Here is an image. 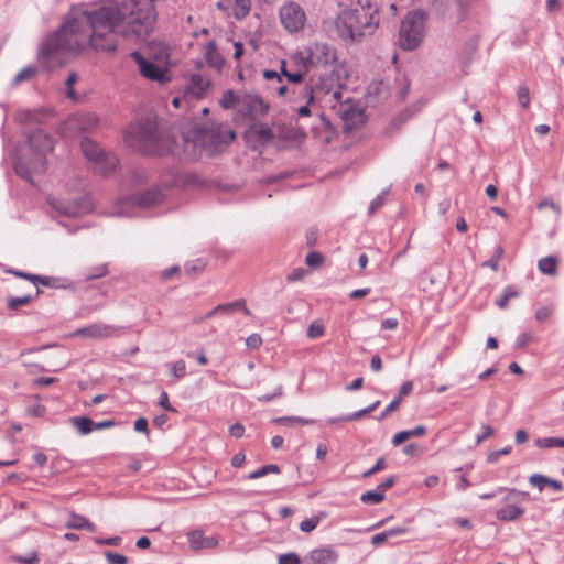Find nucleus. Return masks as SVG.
Listing matches in <instances>:
<instances>
[{
  "mask_svg": "<svg viewBox=\"0 0 564 564\" xmlns=\"http://www.w3.org/2000/svg\"><path fill=\"white\" fill-rule=\"evenodd\" d=\"M153 21L152 7L135 0L72 11L66 23L44 39L39 61L44 67L52 68L62 64L66 52L86 47L97 52H115L121 39H143L150 32Z\"/></svg>",
  "mask_w": 564,
  "mask_h": 564,
  "instance_id": "nucleus-1",
  "label": "nucleus"
},
{
  "mask_svg": "<svg viewBox=\"0 0 564 564\" xmlns=\"http://www.w3.org/2000/svg\"><path fill=\"white\" fill-rule=\"evenodd\" d=\"M379 23V7L373 0H357L335 20L337 34L346 44L361 43L372 36Z\"/></svg>",
  "mask_w": 564,
  "mask_h": 564,
  "instance_id": "nucleus-2",
  "label": "nucleus"
},
{
  "mask_svg": "<svg viewBox=\"0 0 564 564\" xmlns=\"http://www.w3.org/2000/svg\"><path fill=\"white\" fill-rule=\"evenodd\" d=\"M126 143L152 155H181L180 145L175 140L163 139L158 130L154 118H143L131 124L124 135Z\"/></svg>",
  "mask_w": 564,
  "mask_h": 564,
  "instance_id": "nucleus-3",
  "label": "nucleus"
},
{
  "mask_svg": "<svg viewBox=\"0 0 564 564\" xmlns=\"http://www.w3.org/2000/svg\"><path fill=\"white\" fill-rule=\"evenodd\" d=\"M236 138L235 132L223 124H204L186 135L181 137L183 150L181 153L186 159L197 155V148L205 149L209 155H214L229 145Z\"/></svg>",
  "mask_w": 564,
  "mask_h": 564,
  "instance_id": "nucleus-4",
  "label": "nucleus"
},
{
  "mask_svg": "<svg viewBox=\"0 0 564 564\" xmlns=\"http://www.w3.org/2000/svg\"><path fill=\"white\" fill-rule=\"evenodd\" d=\"M31 156L22 155L15 162L14 169L18 175L33 183L34 174L46 171L45 154L54 148L52 138L42 129H36L28 135Z\"/></svg>",
  "mask_w": 564,
  "mask_h": 564,
  "instance_id": "nucleus-5",
  "label": "nucleus"
},
{
  "mask_svg": "<svg viewBox=\"0 0 564 564\" xmlns=\"http://www.w3.org/2000/svg\"><path fill=\"white\" fill-rule=\"evenodd\" d=\"M130 57L137 63L139 73L144 78L160 83L167 82L165 63L169 58V48L165 45L153 43L143 52H132Z\"/></svg>",
  "mask_w": 564,
  "mask_h": 564,
  "instance_id": "nucleus-6",
  "label": "nucleus"
},
{
  "mask_svg": "<svg viewBox=\"0 0 564 564\" xmlns=\"http://www.w3.org/2000/svg\"><path fill=\"white\" fill-rule=\"evenodd\" d=\"M426 33V17L423 11H410L402 19L399 29V45L404 51H413L421 45Z\"/></svg>",
  "mask_w": 564,
  "mask_h": 564,
  "instance_id": "nucleus-7",
  "label": "nucleus"
},
{
  "mask_svg": "<svg viewBox=\"0 0 564 564\" xmlns=\"http://www.w3.org/2000/svg\"><path fill=\"white\" fill-rule=\"evenodd\" d=\"M299 55L305 68L306 65L325 67L337 61L336 50L330 44L319 41L307 44Z\"/></svg>",
  "mask_w": 564,
  "mask_h": 564,
  "instance_id": "nucleus-8",
  "label": "nucleus"
},
{
  "mask_svg": "<svg viewBox=\"0 0 564 564\" xmlns=\"http://www.w3.org/2000/svg\"><path fill=\"white\" fill-rule=\"evenodd\" d=\"M281 24L289 33L302 31L306 24V13L295 1L284 3L279 10Z\"/></svg>",
  "mask_w": 564,
  "mask_h": 564,
  "instance_id": "nucleus-9",
  "label": "nucleus"
},
{
  "mask_svg": "<svg viewBox=\"0 0 564 564\" xmlns=\"http://www.w3.org/2000/svg\"><path fill=\"white\" fill-rule=\"evenodd\" d=\"M269 108V105L261 97L248 94L239 100L238 113L254 122L267 116Z\"/></svg>",
  "mask_w": 564,
  "mask_h": 564,
  "instance_id": "nucleus-10",
  "label": "nucleus"
},
{
  "mask_svg": "<svg viewBox=\"0 0 564 564\" xmlns=\"http://www.w3.org/2000/svg\"><path fill=\"white\" fill-rule=\"evenodd\" d=\"M119 328L113 325L99 322L76 329L73 333V336L84 337L88 339H105L115 336Z\"/></svg>",
  "mask_w": 564,
  "mask_h": 564,
  "instance_id": "nucleus-11",
  "label": "nucleus"
},
{
  "mask_svg": "<svg viewBox=\"0 0 564 564\" xmlns=\"http://www.w3.org/2000/svg\"><path fill=\"white\" fill-rule=\"evenodd\" d=\"M337 115L344 120L347 128L352 129L364 121V110L347 99L336 108Z\"/></svg>",
  "mask_w": 564,
  "mask_h": 564,
  "instance_id": "nucleus-12",
  "label": "nucleus"
},
{
  "mask_svg": "<svg viewBox=\"0 0 564 564\" xmlns=\"http://www.w3.org/2000/svg\"><path fill=\"white\" fill-rule=\"evenodd\" d=\"M339 554L329 546L316 547L310 551L303 558V564H336Z\"/></svg>",
  "mask_w": 564,
  "mask_h": 564,
  "instance_id": "nucleus-13",
  "label": "nucleus"
},
{
  "mask_svg": "<svg viewBox=\"0 0 564 564\" xmlns=\"http://www.w3.org/2000/svg\"><path fill=\"white\" fill-rule=\"evenodd\" d=\"M118 158L111 152L102 153L93 164L94 171L100 175L111 174L118 166Z\"/></svg>",
  "mask_w": 564,
  "mask_h": 564,
  "instance_id": "nucleus-14",
  "label": "nucleus"
},
{
  "mask_svg": "<svg viewBox=\"0 0 564 564\" xmlns=\"http://www.w3.org/2000/svg\"><path fill=\"white\" fill-rule=\"evenodd\" d=\"M189 545L194 550L212 549L217 545L215 536H206L204 531L194 530L188 533Z\"/></svg>",
  "mask_w": 564,
  "mask_h": 564,
  "instance_id": "nucleus-15",
  "label": "nucleus"
},
{
  "mask_svg": "<svg viewBox=\"0 0 564 564\" xmlns=\"http://www.w3.org/2000/svg\"><path fill=\"white\" fill-rule=\"evenodd\" d=\"M8 272L15 276H19V278H22V279H25V280H29L30 282H32L34 284V286L36 288L35 296H39L41 294V290L37 288L39 284L44 285V286H53L54 282H55V279L51 278V276L36 275V274H32V273H28V272H23V271H17V270H9Z\"/></svg>",
  "mask_w": 564,
  "mask_h": 564,
  "instance_id": "nucleus-16",
  "label": "nucleus"
},
{
  "mask_svg": "<svg viewBox=\"0 0 564 564\" xmlns=\"http://www.w3.org/2000/svg\"><path fill=\"white\" fill-rule=\"evenodd\" d=\"M249 132L264 143L271 142L274 138L272 128L269 124L261 122L260 120H257L250 124Z\"/></svg>",
  "mask_w": 564,
  "mask_h": 564,
  "instance_id": "nucleus-17",
  "label": "nucleus"
},
{
  "mask_svg": "<svg viewBox=\"0 0 564 564\" xmlns=\"http://www.w3.org/2000/svg\"><path fill=\"white\" fill-rule=\"evenodd\" d=\"M66 528L73 530H87L89 532H96V525L91 523L87 518L75 512H70L69 518L66 522Z\"/></svg>",
  "mask_w": 564,
  "mask_h": 564,
  "instance_id": "nucleus-18",
  "label": "nucleus"
},
{
  "mask_svg": "<svg viewBox=\"0 0 564 564\" xmlns=\"http://www.w3.org/2000/svg\"><path fill=\"white\" fill-rule=\"evenodd\" d=\"M163 197L161 189L152 188L147 191L140 196H133L130 199L133 202H138V204L142 207H151L158 204Z\"/></svg>",
  "mask_w": 564,
  "mask_h": 564,
  "instance_id": "nucleus-19",
  "label": "nucleus"
},
{
  "mask_svg": "<svg viewBox=\"0 0 564 564\" xmlns=\"http://www.w3.org/2000/svg\"><path fill=\"white\" fill-rule=\"evenodd\" d=\"M80 148L86 159L91 163L106 152L97 142L90 139H84L80 143Z\"/></svg>",
  "mask_w": 564,
  "mask_h": 564,
  "instance_id": "nucleus-20",
  "label": "nucleus"
},
{
  "mask_svg": "<svg viewBox=\"0 0 564 564\" xmlns=\"http://www.w3.org/2000/svg\"><path fill=\"white\" fill-rule=\"evenodd\" d=\"M237 310L241 311L247 316L251 315V312L247 307L243 299H239L230 303L218 304L215 307V311H219V314H232Z\"/></svg>",
  "mask_w": 564,
  "mask_h": 564,
  "instance_id": "nucleus-21",
  "label": "nucleus"
},
{
  "mask_svg": "<svg viewBox=\"0 0 564 564\" xmlns=\"http://www.w3.org/2000/svg\"><path fill=\"white\" fill-rule=\"evenodd\" d=\"M425 432H426V429L423 425H417L412 430L401 431V432L394 434V436L392 437V444L394 446H399L403 442H405L406 440H409L411 437L423 436L425 434Z\"/></svg>",
  "mask_w": 564,
  "mask_h": 564,
  "instance_id": "nucleus-22",
  "label": "nucleus"
},
{
  "mask_svg": "<svg viewBox=\"0 0 564 564\" xmlns=\"http://www.w3.org/2000/svg\"><path fill=\"white\" fill-rule=\"evenodd\" d=\"M524 513V509L514 505H509L496 511V517L501 521H513Z\"/></svg>",
  "mask_w": 564,
  "mask_h": 564,
  "instance_id": "nucleus-23",
  "label": "nucleus"
},
{
  "mask_svg": "<svg viewBox=\"0 0 564 564\" xmlns=\"http://www.w3.org/2000/svg\"><path fill=\"white\" fill-rule=\"evenodd\" d=\"M208 85V80L205 79L202 75L194 74L191 78V94H193L196 98H202L205 95Z\"/></svg>",
  "mask_w": 564,
  "mask_h": 564,
  "instance_id": "nucleus-24",
  "label": "nucleus"
},
{
  "mask_svg": "<svg viewBox=\"0 0 564 564\" xmlns=\"http://www.w3.org/2000/svg\"><path fill=\"white\" fill-rule=\"evenodd\" d=\"M206 59L208 64L214 68H220L224 64V59L217 51V46L214 42H209L206 46Z\"/></svg>",
  "mask_w": 564,
  "mask_h": 564,
  "instance_id": "nucleus-25",
  "label": "nucleus"
},
{
  "mask_svg": "<svg viewBox=\"0 0 564 564\" xmlns=\"http://www.w3.org/2000/svg\"><path fill=\"white\" fill-rule=\"evenodd\" d=\"M51 205L62 215L68 217H77L80 214V209L75 204H68L63 202H51Z\"/></svg>",
  "mask_w": 564,
  "mask_h": 564,
  "instance_id": "nucleus-26",
  "label": "nucleus"
},
{
  "mask_svg": "<svg viewBox=\"0 0 564 564\" xmlns=\"http://www.w3.org/2000/svg\"><path fill=\"white\" fill-rule=\"evenodd\" d=\"M263 77L268 82H276L279 84V86H276V87H269L272 93H275L279 96H284V94L286 93V86L282 84V77L279 75L278 72H275V70H264L263 72Z\"/></svg>",
  "mask_w": 564,
  "mask_h": 564,
  "instance_id": "nucleus-27",
  "label": "nucleus"
},
{
  "mask_svg": "<svg viewBox=\"0 0 564 564\" xmlns=\"http://www.w3.org/2000/svg\"><path fill=\"white\" fill-rule=\"evenodd\" d=\"M557 259L555 257L549 256L542 258L538 262L539 270L547 275H554L556 273Z\"/></svg>",
  "mask_w": 564,
  "mask_h": 564,
  "instance_id": "nucleus-28",
  "label": "nucleus"
},
{
  "mask_svg": "<svg viewBox=\"0 0 564 564\" xmlns=\"http://www.w3.org/2000/svg\"><path fill=\"white\" fill-rule=\"evenodd\" d=\"M72 424L83 435L90 433L94 429V422L91 419L86 416H75L72 419Z\"/></svg>",
  "mask_w": 564,
  "mask_h": 564,
  "instance_id": "nucleus-29",
  "label": "nucleus"
},
{
  "mask_svg": "<svg viewBox=\"0 0 564 564\" xmlns=\"http://www.w3.org/2000/svg\"><path fill=\"white\" fill-rule=\"evenodd\" d=\"M232 3L234 15L236 19L241 20L249 14L251 8L250 0H232Z\"/></svg>",
  "mask_w": 564,
  "mask_h": 564,
  "instance_id": "nucleus-30",
  "label": "nucleus"
},
{
  "mask_svg": "<svg viewBox=\"0 0 564 564\" xmlns=\"http://www.w3.org/2000/svg\"><path fill=\"white\" fill-rule=\"evenodd\" d=\"M272 422L276 423V424L294 426L295 424H301V425L312 424V423H314V420L299 417V416H283V417H275L272 420Z\"/></svg>",
  "mask_w": 564,
  "mask_h": 564,
  "instance_id": "nucleus-31",
  "label": "nucleus"
},
{
  "mask_svg": "<svg viewBox=\"0 0 564 564\" xmlns=\"http://www.w3.org/2000/svg\"><path fill=\"white\" fill-rule=\"evenodd\" d=\"M279 474L280 473V467L275 464H268V465H264L262 467H260L259 469L250 473L248 475V479H258V478H261V477H264L269 474Z\"/></svg>",
  "mask_w": 564,
  "mask_h": 564,
  "instance_id": "nucleus-32",
  "label": "nucleus"
},
{
  "mask_svg": "<svg viewBox=\"0 0 564 564\" xmlns=\"http://www.w3.org/2000/svg\"><path fill=\"white\" fill-rule=\"evenodd\" d=\"M535 445L540 448L564 447V437L536 438Z\"/></svg>",
  "mask_w": 564,
  "mask_h": 564,
  "instance_id": "nucleus-33",
  "label": "nucleus"
},
{
  "mask_svg": "<svg viewBox=\"0 0 564 564\" xmlns=\"http://www.w3.org/2000/svg\"><path fill=\"white\" fill-rule=\"evenodd\" d=\"M240 99L241 97H238L232 90H226L220 99V105L225 109H230L236 106L239 108Z\"/></svg>",
  "mask_w": 564,
  "mask_h": 564,
  "instance_id": "nucleus-34",
  "label": "nucleus"
},
{
  "mask_svg": "<svg viewBox=\"0 0 564 564\" xmlns=\"http://www.w3.org/2000/svg\"><path fill=\"white\" fill-rule=\"evenodd\" d=\"M37 68L35 66H26L21 69L13 78V85H19L24 80H29L35 76Z\"/></svg>",
  "mask_w": 564,
  "mask_h": 564,
  "instance_id": "nucleus-35",
  "label": "nucleus"
},
{
  "mask_svg": "<svg viewBox=\"0 0 564 564\" xmlns=\"http://www.w3.org/2000/svg\"><path fill=\"white\" fill-rule=\"evenodd\" d=\"M518 296L519 292L513 286L509 285L505 289L503 295L496 301V304L499 308L505 310L508 306L509 300Z\"/></svg>",
  "mask_w": 564,
  "mask_h": 564,
  "instance_id": "nucleus-36",
  "label": "nucleus"
},
{
  "mask_svg": "<svg viewBox=\"0 0 564 564\" xmlns=\"http://www.w3.org/2000/svg\"><path fill=\"white\" fill-rule=\"evenodd\" d=\"M35 294H26L19 297H11L8 300V308L15 311L22 305H28L30 302H32L35 299Z\"/></svg>",
  "mask_w": 564,
  "mask_h": 564,
  "instance_id": "nucleus-37",
  "label": "nucleus"
},
{
  "mask_svg": "<svg viewBox=\"0 0 564 564\" xmlns=\"http://www.w3.org/2000/svg\"><path fill=\"white\" fill-rule=\"evenodd\" d=\"M360 500L364 503L378 505L384 500V494H382L379 490H376V491L369 490L361 495Z\"/></svg>",
  "mask_w": 564,
  "mask_h": 564,
  "instance_id": "nucleus-38",
  "label": "nucleus"
},
{
  "mask_svg": "<svg viewBox=\"0 0 564 564\" xmlns=\"http://www.w3.org/2000/svg\"><path fill=\"white\" fill-rule=\"evenodd\" d=\"M108 273V265L106 263L93 267L85 273V280H95L105 276Z\"/></svg>",
  "mask_w": 564,
  "mask_h": 564,
  "instance_id": "nucleus-39",
  "label": "nucleus"
},
{
  "mask_svg": "<svg viewBox=\"0 0 564 564\" xmlns=\"http://www.w3.org/2000/svg\"><path fill=\"white\" fill-rule=\"evenodd\" d=\"M322 516H324V513H322L321 516H313L311 518L303 520L300 523V530L305 533L312 532L319 524Z\"/></svg>",
  "mask_w": 564,
  "mask_h": 564,
  "instance_id": "nucleus-40",
  "label": "nucleus"
},
{
  "mask_svg": "<svg viewBox=\"0 0 564 564\" xmlns=\"http://www.w3.org/2000/svg\"><path fill=\"white\" fill-rule=\"evenodd\" d=\"M281 73L283 76H285L289 79V82L294 83V84L301 83L305 75V73L301 72V70L295 72V73H289L286 70V62L285 61H281Z\"/></svg>",
  "mask_w": 564,
  "mask_h": 564,
  "instance_id": "nucleus-41",
  "label": "nucleus"
},
{
  "mask_svg": "<svg viewBox=\"0 0 564 564\" xmlns=\"http://www.w3.org/2000/svg\"><path fill=\"white\" fill-rule=\"evenodd\" d=\"M170 372L176 379L183 378L186 375V364L184 360L180 359L175 362L171 364Z\"/></svg>",
  "mask_w": 564,
  "mask_h": 564,
  "instance_id": "nucleus-42",
  "label": "nucleus"
},
{
  "mask_svg": "<svg viewBox=\"0 0 564 564\" xmlns=\"http://www.w3.org/2000/svg\"><path fill=\"white\" fill-rule=\"evenodd\" d=\"M517 97L523 109H527L530 104V91L528 86L521 85L517 90Z\"/></svg>",
  "mask_w": 564,
  "mask_h": 564,
  "instance_id": "nucleus-43",
  "label": "nucleus"
},
{
  "mask_svg": "<svg viewBox=\"0 0 564 564\" xmlns=\"http://www.w3.org/2000/svg\"><path fill=\"white\" fill-rule=\"evenodd\" d=\"M77 82V75L75 73H69L67 79H66V86H67V97L70 98L74 101H78L79 98L76 95V91L73 88V85Z\"/></svg>",
  "mask_w": 564,
  "mask_h": 564,
  "instance_id": "nucleus-44",
  "label": "nucleus"
},
{
  "mask_svg": "<svg viewBox=\"0 0 564 564\" xmlns=\"http://www.w3.org/2000/svg\"><path fill=\"white\" fill-rule=\"evenodd\" d=\"M549 478L540 475V474H533L529 477V482L536 487L540 491L544 489V486L547 485Z\"/></svg>",
  "mask_w": 564,
  "mask_h": 564,
  "instance_id": "nucleus-45",
  "label": "nucleus"
},
{
  "mask_svg": "<svg viewBox=\"0 0 564 564\" xmlns=\"http://www.w3.org/2000/svg\"><path fill=\"white\" fill-rule=\"evenodd\" d=\"M105 557L109 564H128V557L119 553L107 551Z\"/></svg>",
  "mask_w": 564,
  "mask_h": 564,
  "instance_id": "nucleus-46",
  "label": "nucleus"
},
{
  "mask_svg": "<svg viewBox=\"0 0 564 564\" xmlns=\"http://www.w3.org/2000/svg\"><path fill=\"white\" fill-rule=\"evenodd\" d=\"M323 334H324V325L318 321H314L307 329V336L310 338H317V337L322 336Z\"/></svg>",
  "mask_w": 564,
  "mask_h": 564,
  "instance_id": "nucleus-47",
  "label": "nucleus"
},
{
  "mask_svg": "<svg viewBox=\"0 0 564 564\" xmlns=\"http://www.w3.org/2000/svg\"><path fill=\"white\" fill-rule=\"evenodd\" d=\"M303 561L296 553H285L279 556V564H302Z\"/></svg>",
  "mask_w": 564,
  "mask_h": 564,
  "instance_id": "nucleus-48",
  "label": "nucleus"
},
{
  "mask_svg": "<svg viewBox=\"0 0 564 564\" xmlns=\"http://www.w3.org/2000/svg\"><path fill=\"white\" fill-rule=\"evenodd\" d=\"M324 261V257L319 252H310L305 258V262L310 267H318Z\"/></svg>",
  "mask_w": 564,
  "mask_h": 564,
  "instance_id": "nucleus-49",
  "label": "nucleus"
},
{
  "mask_svg": "<svg viewBox=\"0 0 564 564\" xmlns=\"http://www.w3.org/2000/svg\"><path fill=\"white\" fill-rule=\"evenodd\" d=\"M538 209L542 210L543 208L545 207H550L554 214H555V218H558L560 215H561V208L558 205H556L552 199H543L541 200L539 204H538Z\"/></svg>",
  "mask_w": 564,
  "mask_h": 564,
  "instance_id": "nucleus-50",
  "label": "nucleus"
},
{
  "mask_svg": "<svg viewBox=\"0 0 564 564\" xmlns=\"http://www.w3.org/2000/svg\"><path fill=\"white\" fill-rule=\"evenodd\" d=\"M553 313V308L551 306H542L536 310L535 312V319L538 322H545L547 321Z\"/></svg>",
  "mask_w": 564,
  "mask_h": 564,
  "instance_id": "nucleus-51",
  "label": "nucleus"
},
{
  "mask_svg": "<svg viewBox=\"0 0 564 564\" xmlns=\"http://www.w3.org/2000/svg\"><path fill=\"white\" fill-rule=\"evenodd\" d=\"M401 404V399L395 398L390 404L384 409V411L379 415L378 421H383L390 413L394 412L399 409Z\"/></svg>",
  "mask_w": 564,
  "mask_h": 564,
  "instance_id": "nucleus-52",
  "label": "nucleus"
},
{
  "mask_svg": "<svg viewBox=\"0 0 564 564\" xmlns=\"http://www.w3.org/2000/svg\"><path fill=\"white\" fill-rule=\"evenodd\" d=\"M246 345L248 348L258 349L262 345V338L259 334H251L247 337Z\"/></svg>",
  "mask_w": 564,
  "mask_h": 564,
  "instance_id": "nucleus-53",
  "label": "nucleus"
},
{
  "mask_svg": "<svg viewBox=\"0 0 564 564\" xmlns=\"http://www.w3.org/2000/svg\"><path fill=\"white\" fill-rule=\"evenodd\" d=\"M121 541L122 540L120 536H112V538H108V539H102V538L95 539V543H97L98 545L118 546L121 544Z\"/></svg>",
  "mask_w": 564,
  "mask_h": 564,
  "instance_id": "nucleus-54",
  "label": "nucleus"
},
{
  "mask_svg": "<svg viewBox=\"0 0 564 564\" xmlns=\"http://www.w3.org/2000/svg\"><path fill=\"white\" fill-rule=\"evenodd\" d=\"M307 274V270L304 268H296L292 271L291 274L288 275L286 280L289 282H295L302 280Z\"/></svg>",
  "mask_w": 564,
  "mask_h": 564,
  "instance_id": "nucleus-55",
  "label": "nucleus"
},
{
  "mask_svg": "<svg viewBox=\"0 0 564 564\" xmlns=\"http://www.w3.org/2000/svg\"><path fill=\"white\" fill-rule=\"evenodd\" d=\"M384 466H386L384 459L381 457L377 460V463L375 464V466L372 468H370L369 470H367L362 474V477L368 478V477L375 475L376 473L382 470L384 468Z\"/></svg>",
  "mask_w": 564,
  "mask_h": 564,
  "instance_id": "nucleus-56",
  "label": "nucleus"
},
{
  "mask_svg": "<svg viewBox=\"0 0 564 564\" xmlns=\"http://www.w3.org/2000/svg\"><path fill=\"white\" fill-rule=\"evenodd\" d=\"M159 405L164 409L165 411H170V412H176L177 410L171 405L170 401H169V395L165 391H163L161 393V397H160V400H159Z\"/></svg>",
  "mask_w": 564,
  "mask_h": 564,
  "instance_id": "nucleus-57",
  "label": "nucleus"
},
{
  "mask_svg": "<svg viewBox=\"0 0 564 564\" xmlns=\"http://www.w3.org/2000/svg\"><path fill=\"white\" fill-rule=\"evenodd\" d=\"M366 414H369V412L367 411V409H362V410H359L352 414H348V415H344V416H340L339 417V421H346V422H350V421H355V420H359L361 419L362 416H365Z\"/></svg>",
  "mask_w": 564,
  "mask_h": 564,
  "instance_id": "nucleus-58",
  "label": "nucleus"
},
{
  "mask_svg": "<svg viewBox=\"0 0 564 564\" xmlns=\"http://www.w3.org/2000/svg\"><path fill=\"white\" fill-rule=\"evenodd\" d=\"M229 434L232 437L240 438L245 434V426L241 423H235L229 427Z\"/></svg>",
  "mask_w": 564,
  "mask_h": 564,
  "instance_id": "nucleus-59",
  "label": "nucleus"
},
{
  "mask_svg": "<svg viewBox=\"0 0 564 564\" xmlns=\"http://www.w3.org/2000/svg\"><path fill=\"white\" fill-rule=\"evenodd\" d=\"M533 339V336L531 333H522L518 339H517V343H516V347L517 348H523L525 347L529 343H531Z\"/></svg>",
  "mask_w": 564,
  "mask_h": 564,
  "instance_id": "nucleus-60",
  "label": "nucleus"
},
{
  "mask_svg": "<svg viewBox=\"0 0 564 564\" xmlns=\"http://www.w3.org/2000/svg\"><path fill=\"white\" fill-rule=\"evenodd\" d=\"M482 434L477 436L476 444L479 445L482 443L486 438H489L494 435V429L490 425L484 424L482 425Z\"/></svg>",
  "mask_w": 564,
  "mask_h": 564,
  "instance_id": "nucleus-61",
  "label": "nucleus"
},
{
  "mask_svg": "<svg viewBox=\"0 0 564 564\" xmlns=\"http://www.w3.org/2000/svg\"><path fill=\"white\" fill-rule=\"evenodd\" d=\"M26 413L30 416L41 417L45 413V408L43 405H41V404L34 405V406H30V408L26 409Z\"/></svg>",
  "mask_w": 564,
  "mask_h": 564,
  "instance_id": "nucleus-62",
  "label": "nucleus"
},
{
  "mask_svg": "<svg viewBox=\"0 0 564 564\" xmlns=\"http://www.w3.org/2000/svg\"><path fill=\"white\" fill-rule=\"evenodd\" d=\"M55 381H56V378H54V377H41V378H36L33 381V384L36 387H47V386L54 383Z\"/></svg>",
  "mask_w": 564,
  "mask_h": 564,
  "instance_id": "nucleus-63",
  "label": "nucleus"
},
{
  "mask_svg": "<svg viewBox=\"0 0 564 564\" xmlns=\"http://www.w3.org/2000/svg\"><path fill=\"white\" fill-rule=\"evenodd\" d=\"M134 430L137 432L148 433L149 432V430H148V420L145 417H139L134 422Z\"/></svg>",
  "mask_w": 564,
  "mask_h": 564,
  "instance_id": "nucleus-64",
  "label": "nucleus"
}]
</instances>
